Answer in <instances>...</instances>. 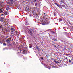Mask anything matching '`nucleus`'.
I'll return each mask as SVG.
<instances>
[{
  "label": "nucleus",
  "instance_id": "1",
  "mask_svg": "<svg viewBox=\"0 0 73 73\" xmlns=\"http://www.w3.org/2000/svg\"><path fill=\"white\" fill-rule=\"evenodd\" d=\"M5 19L4 18V17H2L0 18V21L2 23H3V21H4V22H3V24H4V25H7V22L5 21Z\"/></svg>",
  "mask_w": 73,
  "mask_h": 73
},
{
  "label": "nucleus",
  "instance_id": "2",
  "mask_svg": "<svg viewBox=\"0 0 73 73\" xmlns=\"http://www.w3.org/2000/svg\"><path fill=\"white\" fill-rule=\"evenodd\" d=\"M44 16V15H43L42 16V17L43 18V19H44V20H46L48 17V15H46Z\"/></svg>",
  "mask_w": 73,
  "mask_h": 73
},
{
  "label": "nucleus",
  "instance_id": "3",
  "mask_svg": "<svg viewBox=\"0 0 73 73\" xmlns=\"http://www.w3.org/2000/svg\"><path fill=\"white\" fill-rule=\"evenodd\" d=\"M44 23L46 24H49V23H50L49 21L46 19L44 20Z\"/></svg>",
  "mask_w": 73,
  "mask_h": 73
},
{
  "label": "nucleus",
  "instance_id": "4",
  "mask_svg": "<svg viewBox=\"0 0 73 73\" xmlns=\"http://www.w3.org/2000/svg\"><path fill=\"white\" fill-rule=\"evenodd\" d=\"M1 6H0V13H1L4 11V9L1 8Z\"/></svg>",
  "mask_w": 73,
  "mask_h": 73
},
{
  "label": "nucleus",
  "instance_id": "5",
  "mask_svg": "<svg viewBox=\"0 0 73 73\" xmlns=\"http://www.w3.org/2000/svg\"><path fill=\"white\" fill-rule=\"evenodd\" d=\"M13 3V0H10L9 1V2L8 3V4H12Z\"/></svg>",
  "mask_w": 73,
  "mask_h": 73
},
{
  "label": "nucleus",
  "instance_id": "6",
  "mask_svg": "<svg viewBox=\"0 0 73 73\" xmlns=\"http://www.w3.org/2000/svg\"><path fill=\"white\" fill-rule=\"evenodd\" d=\"M55 4L56 5H57V7H58L60 8H61V9L62 8V7L61 5H59L56 3H55Z\"/></svg>",
  "mask_w": 73,
  "mask_h": 73
},
{
  "label": "nucleus",
  "instance_id": "7",
  "mask_svg": "<svg viewBox=\"0 0 73 73\" xmlns=\"http://www.w3.org/2000/svg\"><path fill=\"white\" fill-rule=\"evenodd\" d=\"M28 33L29 34H30L31 35H32L33 34V32H32L31 30H29L28 31Z\"/></svg>",
  "mask_w": 73,
  "mask_h": 73
},
{
  "label": "nucleus",
  "instance_id": "8",
  "mask_svg": "<svg viewBox=\"0 0 73 73\" xmlns=\"http://www.w3.org/2000/svg\"><path fill=\"white\" fill-rule=\"evenodd\" d=\"M4 14L5 16H7V15H8L9 14V13L8 11H6L4 13Z\"/></svg>",
  "mask_w": 73,
  "mask_h": 73
},
{
  "label": "nucleus",
  "instance_id": "9",
  "mask_svg": "<svg viewBox=\"0 0 73 73\" xmlns=\"http://www.w3.org/2000/svg\"><path fill=\"white\" fill-rule=\"evenodd\" d=\"M29 7H26L25 9L26 11H29Z\"/></svg>",
  "mask_w": 73,
  "mask_h": 73
},
{
  "label": "nucleus",
  "instance_id": "10",
  "mask_svg": "<svg viewBox=\"0 0 73 73\" xmlns=\"http://www.w3.org/2000/svg\"><path fill=\"white\" fill-rule=\"evenodd\" d=\"M11 31L12 32L14 33V31H15V29L13 28H11Z\"/></svg>",
  "mask_w": 73,
  "mask_h": 73
},
{
  "label": "nucleus",
  "instance_id": "11",
  "mask_svg": "<svg viewBox=\"0 0 73 73\" xmlns=\"http://www.w3.org/2000/svg\"><path fill=\"white\" fill-rule=\"evenodd\" d=\"M32 12H33V14L34 15H35V14H36V13L35 12V10H33Z\"/></svg>",
  "mask_w": 73,
  "mask_h": 73
},
{
  "label": "nucleus",
  "instance_id": "12",
  "mask_svg": "<svg viewBox=\"0 0 73 73\" xmlns=\"http://www.w3.org/2000/svg\"><path fill=\"white\" fill-rule=\"evenodd\" d=\"M6 41H7V43H9V42H10V40L9 39H7Z\"/></svg>",
  "mask_w": 73,
  "mask_h": 73
},
{
  "label": "nucleus",
  "instance_id": "13",
  "mask_svg": "<svg viewBox=\"0 0 73 73\" xmlns=\"http://www.w3.org/2000/svg\"><path fill=\"white\" fill-rule=\"evenodd\" d=\"M6 9L7 10V11H9V10L10 9V8L9 7H6Z\"/></svg>",
  "mask_w": 73,
  "mask_h": 73
},
{
  "label": "nucleus",
  "instance_id": "14",
  "mask_svg": "<svg viewBox=\"0 0 73 73\" xmlns=\"http://www.w3.org/2000/svg\"><path fill=\"white\" fill-rule=\"evenodd\" d=\"M0 28H2V29H4V27H3V26L1 25H0Z\"/></svg>",
  "mask_w": 73,
  "mask_h": 73
},
{
  "label": "nucleus",
  "instance_id": "15",
  "mask_svg": "<svg viewBox=\"0 0 73 73\" xmlns=\"http://www.w3.org/2000/svg\"><path fill=\"white\" fill-rule=\"evenodd\" d=\"M51 31L52 30L50 29H49L47 30V31H48V32H51Z\"/></svg>",
  "mask_w": 73,
  "mask_h": 73
},
{
  "label": "nucleus",
  "instance_id": "16",
  "mask_svg": "<svg viewBox=\"0 0 73 73\" xmlns=\"http://www.w3.org/2000/svg\"><path fill=\"white\" fill-rule=\"evenodd\" d=\"M27 52L26 51H25V50H24V51H22V52H23V53H26V52Z\"/></svg>",
  "mask_w": 73,
  "mask_h": 73
},
{
  "label": "nucleus",
  "instance_id": "17",
  "mask_svg": "<svg viewBox=\"0 0 73 73\" xmlns=\"http://www.w3.org/2000/svg\"><path fill=\"white\" fill-rule=\"evenodd\" d=\"M29 48H32V45L31 44H29Z\"/></svg>",
  "mask_w": 73,
  "mask_h": 73
},
{
  "label": "nucleus",
  "instance_id": "18",
  "mask_svg": "<svg viewBox=\"0 0 73 73\" xmlns=\"http://www.w3.org/2000/svg\"><path fill=\"white\" fill-rule=\"evenodd\" d=\"M51 33H52V34H54V32L52 31H51Z\"/></svg>",
  "mask_w": 73,
  "mask_h": 73
},
{
  "label": "nucleus",
  "instance_id": "19",
  "mask_svg": "<svg viewBox=\"0 0 73 73\" xmlns=\"http://www.w3.org/2000/svg\"><path fill=\"white\" fill-rule=\"evenodd\" d=\"M66 56H70V54H66Z\"/></svg>",
  "mask_w": 73,
  "mask_h": 73
},
{
  "label": "nucleus",
  "instance_id": "20",
  "mask_svg": "<svg viewBox=\"0 0 73 73\" xmlns=\"http://www.w3.org/2000/svg\"><path fill=\"white\" fill-rule=\"evenodd\" d=\"M69 62L70 64V63H71V60H70V59H69Z\"/></svg>",
  "mask_w": 73,
  "mask_h": 73
},
{
  "label": "nucleus",
  "instance_id": "21",
  "mask_svg": "<svg viewBox=\"0 0 73 73\" xmlns=\"http://www.w3.org/2000/svg\"><path fill=\"white\" fill-rule=\"evenodd\" d=\"M62 7H63V8H65V5H63L62 6Z\"/></svg>",
  "mask_w": 73,
  "mask_h": 73
},
{
  "label": "nucleus",
  "instance_id": "22",
  "mask_svg": "<svg viewBox=\"0 0 73 73\" xmlns=\"http://www.w3.org/2000/svg\"><path fill=\"white\" fill-rule=\"evenodd\" d=\"M35 5L36 6V7L37 5V4L36 3H35Z\"/></svg>",
  "mask_w": 73,
  "mask_h": 73
},
{
  "label": "nucleus",
  "instance_id": "23",
  "mask_svg": "<svg viewBox=\"0 0 73 73\" xmlns=\"http://www.w3.org/2000/svg\"><path fill=\"white\" fill-rule=\"evenodd\" d=\"M3 45L4 46H6V45H7V44H5V43H3Z\"/></svg>",
  "mask_w": 73,
  "mask_h": 73
},
{
  "label": "nucleus",
  "instance_id": "24",
  "mask_svg": "<svg viewBox=\"0 0 73 73\" xmlns=\"http://www.w3.org/2000/svg\"><path fill=\"white\" fill-rule=\"evenodd\" d=\"M38 51L40 53V49H39V48H38Z\"/></svg>",
  "mask_w": 73,
  "mask_h": 73
},
{
  "label": "nucleus",
  "instance_id": "25",
  "mask_svg": "<svg viewBox=\"0 0 73 73\" xmlns=\"http://www.w3.org/2000/svg\"><path fill=\"white\" fill-rule=\"evenodd\" d=\"M64 1V0L62 1H62H61L60 2V3H63V2Z\"/></svg>",
  "mask_w": 73,
  "mask_h": 73
},
{
  "label": "nucleus",
  "instance_id": "26",
  "mask_svg": "<svg viewBox=\"0 0 73 73\" xmlns=\"http://www.w3.org/2000/svg\"><path fill=\"white\" fill-rule=\"evenodd\" d=\"M55 62H56V63H57V64H58V63H59V62H58L57 61H56Z\"/></svg>",
  "mask_w": 73,
  "mask_h": 73
},
{
  "label": "nucleus",
  "instance_id": "27",
  "mask_svg": "<svg viewBox=\"0 0 73 73\" xmlns=\"http://www.w3.org/2000/svg\"><path fill=\"white\" fill-rule=\"evenodd\" d=\"M34 3H36V2H37V1L36 0H34Z\"/></svg>",
  "mask_w": 73,
  "mask_h": 73
},
{
  "label": "nucleus",
  "instance_id": "28",
  "mask_svg": "<svg viewBox=\"0 0 73 73\" xmlns=\"http://www.w3.org/2000/svg\"><path fill=\"white\" fill-rule=\"evenodd\" d=\"M29 16L30 17H31L32 16V15H31V14H29Z\"/></svg>",
  "mask_w": 73,
  "mask_h": 73
},
{
  "label": "nucleus",
  "instance_id": "29",
  "mask_svg": "<svg viewBox=\"0 0 73 73\" xmlns=\"http://www.w3.org/2000/svg\"><path fill=\"white\" fill-rule=\"evenodd\" d=\"M41 60H43L44 58H43V57H41Z\"/></svg>",
  "mask_w": 73,
  "mask_h": 73
},
{
  "label": "nucleus",
  "instance_id": "30",
  "mask_svg": "<svg viewBox=\"0 0 73 73\" xmlns=\"http://www.w3.org/2000/svg\"><path fill=\"white\" fill-rule=\"evenodd\" d=\"M56 14H55L54 13V15L55 16H56Z\"/></svg>",
  "mask_w": 73,
  "mask_h": 73
},
{
  "label": "nucleus",
  "instance_id": "31",
  "mask_svg": "<svg viewBox=\"0 0 73 73\" xmlns=\"http://www.w3.org/2000/svg\"><path fill=\"white\" fill-rule=\"evenodd\" d=\"M62 19H60V21H62Z\"/></svg>",
  "mask_w": 73,
  "mask_h": 73
},
{
  "label": "nucleus",
  "instance_id": "32",
  "mask_svg": "<svg viewBox=\"0 0 73 73\" xmlns=\"http://www.w3.org/2000/svg\"><path fill=\"white\" fill-rule=\"evenodd\" d=\"M0 43L1 44H2V43H3V42H1V41L0 40Z\"/></svg>",
  "mask_w": 73,
  "mask_h": 73
},
{
  "label": "nucleus",
  "instance_id": "33",
  "mask_svg": "<svg viewBox=\"0 0 73 73\" xmlns=\"http://www.w3.org/2000/svg\"><path fill=\"white\" fill-rule=\"evenodd\" d=\"M19 50H20V51H22L23 49H21Z\"/></svg>",
  "mask_w": 73,
  "mask_h": 73
},
{
  "label": "nucleus",
  "instance_id": "34",
  "mask_svg": "<svg viewBox=\"0 0 73 73\" xmlns=\"http://www.w3.org/2000/svg\"><path fill=\"white\" fill-rule=\"evenodd\" d=\"M63 4H65V3L64 2V1H63Z\"/></svg>",
  "mask_w": 73,
  "mask_h": 73
},
{
  "label": "nucleus",
  "instance_id": "35",
  "mask_svg": "<svg viewBox=\"0 0 73 73\" xmlns=\"http://www.w3.org/2000/svg\"><path fill=\"white\" fill-rule=\"evenodd\" d=\"M38 49H39L38 48V47H36V49H37V50H38Z\"/></svg>",
  "mask_w": 73,
  "mask_h": 73
},
{
  "label": "nucleus",
  "instance_id": "36",
  "mask_svg": "<svg viewBox=\"0 0 73 73\" xmlns=\"http://www.w3.org/2000/svg\"><path fill=\"white\" fill-rule=\"evenodd\" d=\"M53 40H54V41H56V40L55 39H54V38Z\"/></svg>",
  "mask_w": 73,
  "mask_h": 73
},
{
  "label": "nucleus",
  "instance_id": "37",
  "mask_svg": "<svg viewBox=\"0 0 73 73\" xmlns=\"http://www.w3.org/2000/svg\"><path fill=\"white\" fill-rule=\"evenodd\" d=\"M38 1L39 3H40V0H38Z\"/></svg>",
  "mask_w": 73,
  "mask_h": 73
},
{
  "label": "nucleus",
  "instance_id": "38",
  "mask_svg": "<svg viewBox=\"0 0 73 73\" xmlns=\"http://www.w3.org/2000/svg\"><path fill=\"white\" fill-rule=\"evenodd\" d=\"M36 48H37V47H38V46H37V45H36Z\"/></svg>",
  "mask_w": 73,
  "mask_h": 73
},
{
  "label": "nucleus",
  "instance_id": "39",
  "mask_svg": "<svg viewBox=\"0 0 73 73\" xmlns=\"http://www.w3.org/2000/svg\"><path fill=\"white\" fill-rule=\"evenodd\" d=\"M67 58H68L66 57V58H65L66 60L67 59Z\"/></svg>",
  "mask_w": 73,
  "mask_h": 73
},
{
  "label": "nucleus",
  "instance_id": "40",
  "mask_svg": "<svg viewBox=\"0 0 73 73\" xmlns=\"http://www.w3.org/2000/svg\"><path fill=\"white\" fill-rule=\"evenodd\" d=\"M37 3L38 4V2H37Z\"/></svg>",
  "mask_w": 73,
  "mask_h": 73
},
{
  "label": "nucleus",
  "instance_id": "41",
  "mask_svg": "<svg viewBox=\"0 0 73 73\" xmlns=\"http://www.w3.org/2000/svg\"><path fill=\"white\" fill-rule=\"evenodd\" d=\"M73 64V62L71 63V64Z\"/></svg>",
  "mask_w": 73,
  "mask_h": 73
},
{
  "label": "nucleus",
  "instance_id": "42",
  "mask_svg": "<svg viewBox=\"0 0 73 73\" xmlns=\"http://www.w3.org/2000/svg\"><path fill=\"white\" fill-rule=\"evenodd\" d=\"M71 0V1H73V0Z\"/></svg>",
  "mask_w": 73,
  "mask_h": 73
},
{
  "label": "nucleus",
  "instance_id": "43",
  "mask_svg": "<svg viewBox=\"0 0 73 73\" xmlns=\"http://www.w3.org/2000/svg\"><path fill=\"white\" fill-rule=\"evenodd\" d=\"M4 64H5V63H4Z\"/></svg>",
  "mask_w": 73,
  "mask_h": 73
},
{
  "label": "nucleus",
  "instance_id": "44",
  "mask_svg": "<svg viewBox=\"0 0 73 73\" xmlns=\"http://www.w3.org/2000/svg\"><path fill=\"white\" fill-rule=\"evenodd\" d=\"M28 27H27V28H28Z\"/></svg>",
  "mask_w": 73,
  "mask_h": 73
},
{
  "label": "nucleus",
  "instance_id": "45",
  "mask_svg": "<svg viewBox=\"0 0 73 73\" xmlns=\"http://www.w3.org/2000/svg\"><path fill=\"white\" fill-rule=\"evenodd\" d=\"M67 56V57H69V56Z\"/></svg>",
  "mask_w": 73,
  "mask_h": 73
},
{
  "label": "nucleus",
  "instance_id": "46",
  "mask_svg": "<svg viewBox=\"0 0 73 73\" xmlns=\"http://www.w3.org/2000/svg\"><path fill=\"white\" fill-rule=\"evenodd\" d=\"M20 49H21V48H20Z\"/></svg>",
  "mask_w": 73,
  "mask_h": 73
},
{
  "label": "nucleus",
  "instance_id": "47",
  "mask_svg": "<svg viewBox=\"0 0 73 73\" xmlns=\"http://www.w3.org/2000/svg\"><path fill=\"white\" fill-rule=\"evenodd\" d=\"M42 50V51H43V50Z\"/></svg>",
  "mask_w": 73,
  "mask_h": 73
},
{
  "label": "nucleus",
  "instance_id": "48",
  "mask_svg": "<svg viewBox=\"0 0 73 73\" xmlns=\"http://www.w3.org/2000/svg\"><path fill=\"white\" fill-rule=\"evenodd\" d=\"M10 36H11V35H10Z\"/></svg>",
  "mask_w": 73,
  "mask_h": 73
}]
</instances>
